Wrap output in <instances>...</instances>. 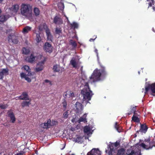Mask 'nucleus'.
Listing matches in <instances>:
<instances>
[{"mask_svg": "<svg viewBox=\"0 0 155 155\" xmlns=\"http://www.w3.org/2000/svg\"><path fill=\"white\" fill-rule=\"evenodd\" d=\"M101 69H95L89 78L90 80L92 82H95L101 80V77H104L107 74L105 67L103 65L100 64Z\"/></svg>", "mask_w": 155, "mask_h": 155, "instance_id": "1", "label": "nucleus"}, {"mask_svg": "<svg viewBox=\"0 0 155 155\" xmlns=\"http://www.w3.org/2000/svg\"><path fill=\"white\" fill-rule=\"evenodd\" d=\"M20 13L24 18L30 19L32 18V6L29 4H23L21 5Z\"/></svg>", "mask_w": 155, "mask_h": 155, "instance_id": "2", "label": "nucleus"}, {"mask_svg": "<svg viewBox=\"0 0 155 155\" xmlns=\"http://www.w3.org/2000/svg\"><path fill=\"white\" fill-rule=\"evenodd\" d=\"M81 93L83 95V100L86 101L87 103H89V101L91 100L93 94L90 89L88 82L85 83L84 87L81 90Z\"/></svg>", "mask_w": 155, "mask_h": 155, "instance_id": "3", "label": "nucleus"}, {"mask_svg": "<svg viewBox=\"0 0 155 155\" xmlns=\"http://www.w3.org/2000/svg\"><path fill=\"white\" fill-rule=\"evenodd\" d=\"M39 30L40 31H42L44 29H45L47 39L48 41H52V36L50 32V30L48 28L45 23L41 24L38 27Z\"/></svg>", "mask_w": 155, "mask_h": 155, "instance_id": "4", "label": "nucleus"}, {"mask_svg": "<svg viewBox=\"0 0 155 155\" xmlns=\"http://www.w3.org/2000/svg\"><path fill=\"white\" fill-rule=\"evenodd\" d=\"M155 141L154 140H150V139H145V143H141L140 146L146 150L151 149L154 146Z\"/></svg>", "mask_w": 155, "mask_h": 155, "instance_id": "5", "label": "nucleus"}, {"mask_svg": "<svg viewBox=\"0 0 155 155\" xmlns=\"http://www.w3.org/2000/svg\"><path fill=\"white\" fill-rule=\"evenodd\" d=\"M46 60V58L44 57V60H43L38 62L37 65V67L35 69V71L36 72H38L43 70L44 68L43 65Z\"/></svg>", "mask_w": 155, "mask_h": 155, "instance_id": "6", "label": "nucleus"}, {"mask_svg": "<svg viewBox=\"0 0 155 155\" xmlns=\"http://www.w3.org/2000/svg\"><path fill=\"white\" fill-rule=\"evenodd\" d=\"M40 126L41 127L44 129H48L51 128V120L50 119L47 120L44 123H41Z\"/></svg>", "mask_w": 155, "mask_h": 155, "instance_id": "7", "label": "nucleus"}, {"mask_svg": "<svg viewBox=\"0 0 155 155\" xmlns=\"http://www.w3.org/2000/svg\"><path fill=\"white\" fill-rule=\"evenodd\" d=\"M43 48L45 51L49 53H51L53 51V47L48 42H45L43 46Z\"/></svg>", "mask_w": 155, "mask_h": 155, "instance_id": "8", "label": "nucleus"}, {"mask_svg": "<svg viewBox=\"0 0 155 155\" xmlns=\"http://www.w3.org/2000/svg\"><path fill=\"white\" fill-rule=\"evenodd\" d=\"M8 40L9 42H12L14 44H17L18 42V37L13 35H9L8 37Z\"/></svg>", "mask_w": 155, "mask_h": 155, "instance_id": "9", "label": "nucleus"}, {"mask_svg": "<svg viewBox=\"0 0 155 155\" xmlns=\"http://www.w3.org/2000/svg\"><path fill=\"white\" fill-rule=\"evenodd\" d=\"M126 154L127 155H141L140 150L138 149L137 150L135 151L134 150L127 149V150Z\"/></svg>", "mask_w": 155, "mask_h": 155, "instance_id": "10", "label": "nucleus"}, {"mask_svg": "<svg viewBox=\"0 0 155 155\" xmlns=\"http://www.w3.org/2000/svg\"><path fill=\"white\" fill-rule=\"evenodd\" d=\"M9 74V69L8 68H4L0 71V80L3 79L4 76H6Z\"/></svg>", "mask_w": 155, "mask_h": 155, "instance_id": "11", "label": "nucleus"}, {"mask_svg": "<svg viewBox=\"0 0 155 155\" xmlns=\"http://www.w3.org/2000/svg\"><path fill=\"white\" fill-rule=\"evenodd\" d=\"M75 107L76 113H81V112L83 110V109L82 104L81 103L77 102L75 103Z\"/></svg>", "mask_w": 155, "mask_h": 155, "instance_id": "12", "label": "nucleus"}, {"mask_svg": "<svg viewBox=\"0 0 155 155\" xmlns=\"http://www.w3.org/2000/svg\"><path fill=\"white\" fill-rule=\"evenodd\" d=\"M101 152L98 149L94 148L90 152H88L87 154V155H101Z\"/></svg>", "mask_w": 155, "mask_h": 155, "instance_id": "13", "label": "nucleus"}, {"mask_svg": "<svg viewBox=\"0 0 155 155\" xmlns=\"http://www.w3.org/2000/svg\"><path fill=\"white\" fill-rule=\"evenodd\" d=\"M18 98L19 99L25 101L28 100L30 99L26 92H22L21 95L18 96Z\"/></svg>", "mask_w": 155, "mask_h": 155, "instance_id": "14", "label": "nucleus"}, {"mask_svg": "<svg viewBox=\"0 0 155 155\" xmlns=\"http://www.w3.org/2000/svg\"><path fill=\"white\" fill-rule=\"evenodd\" d=\"M7 114L8 116L10 117L12 123H14L16 120V118L13 112L11 110H9Z\"/></svg>", "mask_w": 155, "mask_h": 155, "instance_id": "15", "label": "nucleus"}, {"mask_svg": "<svg viewBox=\"0 0 155 155\" xmlns=\"http://www.w3.org/2000/svg\"><path fill=\"white\" fill-rule=\"evenodd\" d=\"M74 96V94L72 91H67L64 94V97L65 98H70Z\"/></svg>", "mask_w": 155, "mask_h": 155, "instance_id": "16", "label": "nucleus"}, {"mask_svg": "<svg viewBox=\"0 0 155 155\" xmlns=\"http://www.w3.org/2000/svg\"><path fill=\"white\" fill-rule=\"evenodd\" d=\"M25 60L29 63H32L35 60V57L33 54H31L30 56H28L26 58Z\"/></svg>", "mask_w": 155, "mask_h": 155, "instance_id": "17", "label": "nucleus"}, {"mask_svg": "<svg viewBox=\"0 0 155 155\" xmlns=\"http://www.w3.org/2000/svg\"><path fill=\"white\" fill-rule=\"evenodd\" d=\"M114 151V148L112 145H109L108 147V150H106V153H108L109 155H112L113 154V152Z\"/></svg>", "mask_w": 155, "mask_h": 155, "instance_id": "18", "label": "nucleus"}, {"mask_svg": "<svg viewBox=\"0 0 155 155\" xmlns=\"http://www.w3.org/2000/svg\"><path fill=\"white\" fill-rule=\"evenodd\" d=\"M53 22L55 24H61L63 23V21L61 18L56 16L54 19Z\"/></svg>", "mask_w": 155, "mask_h": 155, "instance_id": "19", "label": "nucleus"}, {"mask_svg": "<svg viewBox=\"0 0 155 155\" xmlns=\"http://www.w3.org/2000/svg\"><path fill=\"white\" fill-rule=\"evenodd\" d=\"M19 9V6L17 4H15L12 6L10 8V10L14 13H17Z\"/></svg>", "mask_w": 155, "mask_h": 155, "instance_id": "20", "label": "nucleus"}, {"mask_svg": "<svg viewBox=\"0 0 155 155\" xmlns=\"http://www.w3.org/2000/svg\"><path fill=\"white\" fill-rule=\"evenodd\" d=\"M125 149L124 148H120L117 150L116 155H124L125 153Z\"/></svg>", "mask_w": 155, "mask_h": 155, "instance_id": "21", "label": "nucleus"}, {"mask_svg": "<svg viewBox=\"0 0 155 155\" xmlns=\"http://www.w3.org/2000/svg\"><path fill=\"white\" fill-rule=\"evenodd\" d=\"M28 101H24L21 103V106L22 107H24L25 106L29 107V105L31 104V99L28 100Z\"/></svg>", "mask_w": 155, "mask_h": 155, "instance_id": "22", "label": "nucleus"}, {"mask_svg": "<svg viewBox=\"0 0 155 155\" xmlns=\"http://www.w3.org/2000/svg\"><path fill=\"white\" fill-rule=\"evenodd\" d=\"M87 117V114H84L83 116L81 117L78 120V122L79 123L81 122H84V123H86L87 122V119L86 117Z\"/></svg>", "mask_w": 155, "mask_h": 155, "instance_id": "23", "label": "nucleus"}, {"mask_svg": "<svg viewBox=\"0 0 155 155\" xmlns=\"http://www.w3.org/2000/svg\"><path fill=\"white\" fill-rule=\"evenodd\" d=\"M31 28L28 26H26L23 29L22 32L24 34L28 33L31 30Z\"/></svg>", "mask_w": 155, "mask_h": 155, "instance_id": "24", "label": "nucleus"}, {"mask_svg": "<svg viewBox=\"0 0 155 155\" xmlns=\"http://www.w3.org/2000/svg\"><path fill=\"white\" fill-rule=\"evenodd\" d=\"M8 15H2L0 16V21L4 22L8 18Z\"/></svg>", "mask_w": 155, "mask_h": 155, "instance_id": "25", "label": "nucleus"}, {"mask_svg": "<svg viewBox=\"0 0 155 155\" xmlns=\"http://www.w3.org/2000/svg\"><path fill=\"white\" fill-rule=\"evenodd\" d=\"M70 44L74 48H76L77 46V44L75 41L72 39H71L69 41Z\"/></svg>", "mask_w": 155, "mask_h": 155, "instance_id": "26", "label": "nucleus"}, {"mask_svg": "<svg viewBox=\"0 0 155 155\" xmlns=\"http://www.w3.org/2000/svg\"><path fill=\"white\" fill-rule=\"evenodd\" d=\"M22 69H23L24 71H26L28 73H31V69L29 66L26 65L24 66L22 68Z\"/></svg>", "mask_w": 155, "mask_h": 155, "instance_id": "27", "label": "nucleus"}, {"mask_svg": "<svg viewBox=\"0 0 155 155\" xmlns=\"http://www.w3.org/2000/svg\"><path fill=\"white\" fill-rule=\"evenodd\" d=\"M148 127L145 124H142L140 126V130H141L142 132H145L147 131Z\"/></svg>", "mask_w": 155, "mask_h": 155, "instance_id": "28", "label": "nucleus"}, {"mask_svg": "<svg viewBox=\"0 0 155 155\" xmlns=\"http://www.w3.org/2000/svg\"><path fill=\"white\" fill-rule=\"evenodd\" d=\"M114 127L118 132L120 133L122 129V127L120 126L119 125L117 124V122L115 123Z\"/></svg>", "mask_w": 155, "mask_h": 155, "instance_id": "29", "label": "nucleus"}, {"mask_svg": "<svg viewBox=\"0 0 155 155\" xmlns=\"http://www.w3.org/2000/svg\"><path fill=\"white\" fill-rule=\"evenodd\" d=\"M61 2L60 3H59L58 4V8L61 10H62L64 8V5L63 2V0H61Z\"/></svg>", "mask_w": 155, "mask_h": 155, "instance_id": "30", "label": "nucleus"}, {"mask_svg": "<svg viewBox=\"0 0 155 155\" xmlns=\"http://www.w3.org/2000/svg\"><path fill=\"white\" fill-rule=\"evenodd\" d=\"M34 13L35 15L37 16L40 15V11L38 8L35 7L34 9Z\"/></svg>", "mask_w": 155, "mask_h": 155, "instance_id": "31", "label": "nucleus"}, {"mask_svg": "<svg viewBox=\"0 0 155 155\" xmlns=\"http://www.w3.org/2000/svg\"><path fill=\"white\" fill-rule=\"evenodd\" d=\"M70 63L73 67L76 68L77 67V63L75 59H72L70 61Z\"/></svg>", "mask_w": 155, "mask_h": 155, "instance_id": "32", "label": "nucleus"}, {"mask_svg": "<svg viewBox=\"0 0 155 155\" xmlns=\"http://www.w3.org/2000/svg\"><path fill=\"white\" fill-rule=\"evenodd\" d=\"M132 119V120L134 122L138 123L140 121L139 118L135 116V115H133Z\"/></svg>", "mask_w": 155, "mask_h": 155, "instance_id": "33", "label": "nucleus"}, {"mask_svg": "<svg viewBox=\"0 0 155 155\" xmlns=\"http://www.w3.org/2000/svg\"><path fill=\"white\" fill-rule=\"evenodd\" d=\"M27 75L29 76H31L32 78L36 79V73L35 72H32L28 73Z\"/></svg>", "mask_w": 155, "mask_h": 155, "instance_id": "34", "label": "nucleus"}, {"mask_svg": "<svg viewBox=\"0 0 155 155\" xmlns=\"http://www.w3.org/2000/svg\"><path fill=\"white\" fill-rule=\"evenodd\" d=\"M75 141L78 143H81L83 141V139L81 137L78 136L75 139Z\"/></svg>", "mask_w": 155, "mask_h": 155, "instance_id": "35", "label": "nucleus"}, {"mask_svg": "<svg viewBox=\"0 0 155 155\" xmlns=\"http://www.w3.org/2000/svg\"><path fill=\"white\" fill-rule=\"evenodd\" d=\"M22 53L23 54H28L30 52V50L28 49H27L25 48H23L22 49Z\"/></svg>", "mask_w": 155, "mask_h": 155, "instance_id": "36", "label": "nucleus"}, {"mask_svg": "<svg viewBox=\"0 0 155 155\" xmlns=\"http://www.w3.org/2000/svg\"><path fill=\"white\" fill-rule=\"evenodd\" d=\"M58 124V122L55 120L52 119L51 120V127L54 126H56Z\"/></svg>", "mask_w": 155, "mask_h": 155, "instance_id": "37", "label": "nucleus"}, {"mask_svg": "<svg viewBox=\"0 0 155 155\" xmlns=\"http://www.w3.org/2000/svg\"><path fill=\"white\" fill-rule=\"evenodd\" d=\"M71 28L74 29L78 28V24L76 22H74L72 23L71 24Z\"/></svg>", "mask_w": 155, "mask_h": 155, "instance_id": "38", "label": "nucleus"}, {"mask_svg": "<svg viewBox=\"0 0 155 155\" xmlns=\"http://www.w3.org/2000/svg\"><path fill=\"white\" fill-rule=\"evenodd\" d=\"M84 133H87L90 131V128L88 126L84 127Z\"/></svg>", "mask_w": 155, "mask_h": 155, "instance_id": "39", "label": "nucleus"}, {"mask_svg": "<svg viewBox=\"0 0 155 155\" xmlns=\"http://www.w3.org/2000/svg\"><path fill=\"white\" fill-rule=\"evenodd\" d=\"M62 31L61 28H56L55 29V33L59 35L62 33Z\"/></svg>", "mask_w": 155, "mask_h": 155, "instance_id": "40", "label": "nucleus"}, {"mask_svg": "<svg viewBox=\"0 0 155 155\" xmlns=\"http://www.w3.org/2000/svg\"><path fill=\"white\" fill-rule=\"evenodd\" d=\"M53 69L54 71L55 72H59L60 71V70L58 68V65H54L53 66Z\"/></svg>", "mask_w": 155, "mask_h": 155, "instance_id": "41", "label": "nucleus"}, {"mask_svg": "<svg viewBox=\"0 0 155 155\" xmlns=\"http://www.w3.org/2000/svg\"><path fill=\"white\" fill-rule=\"evenodd\" d=\"M62 104L63 108L64 109H65L67 108V104L65 99H64V101L62 102Z\"/></svg>", "mask_w": 155, "mask_h": 155, "instance_id": "42", "label": "nucleus"}, {"mask_svg": "<svg viewBox=\"0 0 155 155\" xmlns=\"http://www.w3.org/2000/svg\"><path fill=\"white\" fill-rule=\"evenodd\" d=\"M41 40V37H40L39 34H37L36 41L38 43Z\"/></svg>", "mask_w": 155, "mask_h": 155, "instance_id": "43", "label": "nucleus"}, {"mask_svg": "<svg viewBox=\"0 0 155 155\" xmlns=\"http://www.w3.org/2000/svg\"><path fill=\"white\" fill-rule=\"evenodd\" d=\"M8 105L6 104H0V108L2 109H5L6 108H7L8 107Z\"/></svg>", "mask_w": 155, "mask_h": 155, "instance_id": "44", "label": "nucleus"}, {"mask_svg": "<svg viewBox=\"0 0 155 155\" xmlns=\"http://www.w3.org/2000/svg\"><path fill=\"white\" fill-rule=\"evenodd\" d=\"M63 116V117L64 119H67L68 117V112L67 111L65 112L64 113Z\"/></svg>", "mask_w": 155, "mask_h": 155, "instance_id": "45", "label": "nucleus"}, {"mask_svg": "<svg viewBox=\"0 0 155 155\" xmlns=\"http://www.w3.org/2000/svg\"><path fill=\"white\" fill-rule=\"evenodd\" d=\"M21 78H24L25 79L27 76L24 73H21Z\"/></svg>", "mask_w": 155, "mask_h": 155, "instance_id": "46", "label": "nucleus"}, {"mask_svg": "<svg viewBox=\"0 0 155 155\" xmlns=\"http://www.w3.org/2000/svg\"><path fill=\"white\" fill-rule=\"evenodd\" d=\"M25 153V152L23 150H21L19 153H18L17 154L18 155H23Z\"/></svg>", "mask_w": 155, "mask_h": 155, "instance_id": "47", "label": "nucleus"}, {"mask_svg": "<svg viewBox=\"0 0 155 155\" xmlns=\"http://www.w3.org/2000/svg\"><path fill=\"white\" fill-rule=\"evenodd\" d=\"M136 112V108L135 107H133L131 109V112H133V113Z\"/></svg>", "mask_w": 155, "mask_h": 155, "instance_id": "48", "label": "nucleus"}, {"mask_svg": "<svg viewBox=\"0 0 155 155\" xmlns=\"http://www.w3.org/2000/svg\"><path fill=\"white\" fill-rule=\"evenodd\" d=\"M25 80H26L28 81V82H30L31 81V79L29 78L28 77H27V76L25 78Z\"/></svg>", "mask_w": 155, "mask_h": 155, "instance_id": "49", "label": "nucleus"}, {"mask_svg": "<svg viewBox=\"0 0 155 155\" xmlns=\"http://www.w3.org/2000/svg\"><path fill=\"white\" fill-rule=\"evenodd\" d=\"M120 144V143L118 142H117V141L114 144V146L115 147H117Z\"/></svg>", "mask_w": 155, "mask_h": 155, "instance_id": "50", "label": "nucleus"}, {"mask_svg": "<svg viewBox=\"0 0 155 155\" xmlns=\"http://www.w3.org/2000/svg\"><path fill=\"white\" fill-rule=\"evenodd\" d=\"M134 115H135V116H136L137 117L138 116H140V113L139 112H138V114L136 112H135L134 113Z\"/></svg>", "mask_w": 155, "mask_h": 155, "instance_id": "51", "label": "nucleus"}, {"mask_svg": "<svg viewBox=\"0 0 155 155\" xmlns=\"http://www.w3.org/2000/svg\"><path fill=\"white\" fill-rule=\"evenodd\" d=\"M45 83H48V82H49L50 84H51V82L49 81L48 80H45Z\"/></svg>", "mask_w": 155, "mask_h": 155, "instance_id": "52", "label": "nucleus"}, {"mask_svg": "<svg viewBox=\"0 0 155 155\" xmlns=\"http://www.w3.org/2000/svg\"><path fill=\"white\" fill-rule=\"evenodd\" d=\"M148 5H148V8H149L150 7H151L152 6V5H153L151 3V2H150L148 3Z\"/></svg>", "mask_w": 155, "mask_h": 155, "instance_id": "53", "label": "nucleus"}, {"mask_svg": "<svg viewBox=\"0 0 155 155\" xmlns=\"http://www.w3.org/2000/svg\"><path fill=\"white\" fill-rule=\"evenodd\" d=\"M96 38H97V37L96 36L95 38L94 39H93V38H90V40H89V41H94L95 40V39Z\"/></svg>", "mask_w": 155, "mask_h": 155, "instance_id": "54", "label": "nucleus"}, {"mask_svg": "<svg viewBox=\"0 0 155 155\" xmlns=\"http://www.w3.org/2000/svg\"><path fill=\"white\" fill-rule=\"evenodd\" d=\"M75 118H73L71 120V121L72 122L74 123L75 122Z\"/></svg>", "mask_w": 155, "mask_h": 155, "instance_id": "55", "label": "nucleus"}, {"mask_svg": "<svg viewBox=\"0 0 155 155\" xmlns=\"http://www.w3.org/2000/svg\"><path fill=\"white\" fill-rule=\"evenodd\" d=\"M151 3L153 5H154V4H155V2H154V0H151Z\"/></svg>", "mask_w": 155, "mask_h": 155, "instance_id": "56", "label": "nucleus"}, {"mask_svg": "<svg viewBox=\"0 0 155 155\" xmlns=\"http://www.w3.org/2000/svg\"><path fill=\"white\" fill-rule=\"evenodd\" d=\"M97 49H95V52L97 53V56H98V53L97 52Z\"/></svg>", "mask_w": 155, "mask_h": 155, "instance_id": "57", "label": "nucleus"}, {"mask_svg": "<svg viewBox=\"0 0 155 155\" xmlns=\"http://www.w3.org/2000/svg\"><path fill=\"white\" fill-rule=\"evenodd\" d=\"M152 9H153L154 11H155V7L154 6L153 7Z\"/></svg>", "mask_w": 155, "mask_h": 155, "instance_id": "58", "label": "nucleus"}, {"mask_svg": "<svg viewBox=\"0 0 155 155\" xmlns=\"http://www.w3.org/2000/svg\"><path fill=\"white\" fill-rule=\"evenodd\" d=\"M18 97H15V99H16V100H17V99H18Z\"/></svg>", "mask_w": 155, "mask_h": 155, "instance_id": "59", "label": "nucleus"}, {"mask_svg": "<svg viewBox=\"0 0 155 155\" xmlns=\"http://www.w3.org/2000/svg\"><path fill=\"white\" fill-rule=\"evenodd\" d=\"M82 69H83V67H82L81 68V71H82Z\"/></svg>", "mask_w": 155, "mask_h": 155, "instance_id": "60", "label": "nucleus"}, {"mask_svg": "<svg viewBox=\"0 0 155 155\" xmlns=\"http://www.w3.org/2000/svg\"><path fill=\"white\" fill-rule=\"evenodd\" d=\"M3 0H0V3H1Z\"/></svg>", "mask_w": 155, "mask_h": 155, "instance_id": "61", "label": "nucleus"}, {"mask_svg": "<svg viewBox=\"0 0 155 155\" xmlns=\"http://www.w3.org/2000/svg\"><path fill=\"white\" fill-rule=\"evenodd\" d=\"M107 51H108L109 49V48H108L107 49Z\"/></svg>", "mask_w": 155, "mask_h": 155, "instance_id": "62", "label": "nucleus"}, {"mask_svg": "<svg viewBox=\"0 0 155 155\" xmlns=\"http://www.w3.org/2000/svg\"><path fill=\"white\" fill-rule=\"evenodd\" d=\"M2 12V11H1V9H0V14Z\"/></svg>", "mask_w": 155, "mask_h": 155, "instance_id": "63", "label": "nucleus"}, {"mask_svg": "<svg viewBox=\"0 0 155 155\" xmlns=\"http://www.w3.org/2000/svg\"><path fill=\"white\" fill-rule=\"evenodd\" d=\"M71 155H75V154L74 153H72Z\"/></svg>", "mask_w": 155, "mask_h": 155, "instance_id": "64", "label": "nucleus"}]
</instances>
